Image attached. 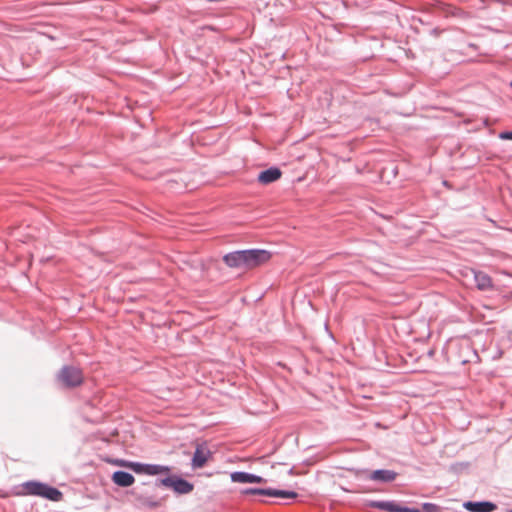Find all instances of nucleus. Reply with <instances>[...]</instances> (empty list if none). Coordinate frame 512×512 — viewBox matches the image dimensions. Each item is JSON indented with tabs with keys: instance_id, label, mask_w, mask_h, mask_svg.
Wrapping results in <instances>:
<instances>
[{
	"instance_id": "1",
	"label": "nucleus",
	"mask_w": 512,
	"mask_h": 512,
	"mask_svg": "<svg viewBox=\"0 0 512 512\" xmlns=\"http://www.w3.org/2000/svg\"><path fill=\"white\" fill-rule=\"evenodd\" d=\"M157 486H165L173 489L177 494H189L193 491L194 485L179 476H168L156 481Z\"/></svg>"
},
{
	"instance_id": "2",
	"label": "nucleus",
	"mask_w": 512,
	"mask_h": 512,
	"mask_svg": "<svg viewBox=\"0 0 512 512\" xmlns=\"http://www.w3.org/2000/svg\"><path fill=\"white\" fill-rule=\"evenodd\" d=\"M58 380L65 387H77L83 382V374L79 368L66 365L60 370L58 374Z\"/></svg>"
},
{
	"instance_id": "3",
	"label": "nucleus",
	"mask_w": 512,
	"mask_h": 512,
	"mask_svg": "<svg viewBox=\"0 0 512 512\" xmlns=\"http://www.w3.org/2000/svg\"><path fill=\"white\" fill-rule=\"evenodd\" d=\"M121 465H124L130 468L136 474H145V475H158L162 473H169L171 468L169 466L159 465V464H146L140 462H121Z\"/></svg>"
},
{
	"instance_id": "4",
	"label": "nucleus",
	"mask_w": 512,
	"mask_h": 512,
	"mask_svg": "<svg viewBox=\"0 0 512 512\" xmlns=\"http://www.w3.org/2000/svg\"><path fill=\"white\" fill-rule=\"evenodd\" d=\"M244 251L245 269H253L271 259V252L265 249H247Z\"/></svg>"
},
{
	"instance_id": "5",
	"label": "nucleus",
	"mask_w": 512,
	"mask_h": 512,
	"mask_svg": "<svg viewBox=\"0 0 512 512\" xmlns=\"http://www.w3.org/2000/svg\"><path fill=\"white\" fill-rule=\"evenodd\" d=\"M242 494H257L268 497H280V498H296L297 493L294 491L279 490L274 488H245L241 491Z\"/></svg>"
},
{
	"instance_id": "6",
	"label": "nucleus",
	"mask_w": 512,
	"mask_h": 512,
	"mask_svg": "<svg viewBox=\"0 0 512 512\" xmlns=\"http://www.w3.org/2000/svg\"><path fill=\"white\" fill-rule=\"evenodd\" d=\"M372 506L389 512H420L418 509L401 506L395 501H375Z\"/></svg>"
},
{
	"instance_id": "7",
	"label": "nucleus",
	"mask_w": 512,
	"mask_h": 512,
	"mask_svg": "<svg viewBox=\"0 0 512 512\" xmlns=\"http://www.w3.org/2000/svg\"><path fill=\"white\" fill-rule=\"evenodd\" d=\"M224 263L230 268L245 269L244 251L237 250L223 256Z\"/></svg>"
},
{
	"instance_id": "8",
	"label": "nucleus",
	"mask_w": 512,
	"mask_h": 512,
	"mask_svg": "<svg viewBox=\"0 0 512 512\" xmlns=\"http://www.w3.org/2000/svg\"><path fill=\"white\" fill-rule=\"evenodd\" d=\"M210 457L211 452L206 446L197 445L192 458L191 465L195 469L202 468Z\"/></svg>"
},
{
	"instance_id": "9",
	"label": "nucleus",
	"mask_w": 512,
	"mask_h": 512,
	"mask_svg": "<svg viewBox=\"0 0 512 512\" xmlns=\"http://www.w3.org/2000/svg\"><path fill=\"white\" fill-rule=\"evenodd\" d=\"M231 481L235 483H262L264 479L256 474L235 471L230 475Z\"/></svg>"
},
{
	"instance_id": "10",
	"label": "nucleus",
	"mask_w": 512,
	"mask_h": 512,
	"mask_svg": "<svg viewBox=\"0 0 512 512\" xmlns=\"http://www.w3.org/2000/svg\"><path fill=\"white\" fill-rule=\"evenodd\" d=\"M463 506L471 512H492L496 509V505L489 501H467Z\"/></svg>"
},
{
	"instance_id": "11",
	"label": "nucleus",
	"mask_w": 512,
	"mask_h": 512,
	"mask_svg": "<svg viewBox=\"0 0 512 512\" xmlns=\"http://www.w3.org/2000/svg\"><path fill=\"white\" fill-rule=\"evenodd\" d=\"M476 287L481 291L492 289L493 283L491 277L482 271L472 270Z\"/></svg>"
},
{
	"instance_id": "12",
	"label": "nucleus",
	"mask_w": 512,
	"mask_h": 512,
	"mask_svg": "<svg viewBox=\"0 0 512 512\" xmlns=\"http://www.w3.org/2000/svg\"><path fill=\"white\" fill-rule=\"evenodd\" d=\"M282 175V172L277 167H270L258 175V181L262 184H270L277 181Z\"/></svg>"
},
{
	"instance_id": "13",
	"label": "nucleus",
	"mask_w": 512,
	"mask_h": 512,
	"mask_svg": "<svg viewBox=\"0 0 512 512\" xmlns=\"http://www.w3.org/2000/svg\"><path fill=\"white\" fill-rule=\"evenodd\" d=\"M112 480L120 487H129L134 483L135 478L129 472L118 470L113 473Z\"/></svg>"
},
{
	"instance_id": "14",
	"label": "nucleus",
	"mask_w": 512,
	"mask_h": 512,
	"mask_svg": "<svg viewBox=\"0 0 512 512\" xmlns=\"http://www.w3.org/2000/svg\"><path fill=\"white\" fill-rule=\"evenodd\" d=\"M397 473L393 470L378 469L372 472L370 479L383 483L392 482L396 479Z\"/></svg>"
},
{
	"instance_id": "15",
	"label": "nucleus",
	"mask_w": 512,
	"mask_h": 512,
	"mask_svg": "<svg viewBox=\"0 0 512 512\" xmlns=\"http://www.w3.org/2000/svg\"><path fill=\"white\" fill-rule=\"evenodd\" d=\"M47 484L38 481H28L23 484V487L28 495H35L42 497Z\"/></svg>"
},
{
	"instance_id": "16",
	"label": "nucleus",
	"mask_w": 512,
	"mask_h": 512,
	"mask_svg": "<svg viewBox=\"0 0 512 512\" xmlns=\"http://www.w3.org/2000/svg\"><path fill=\"white\" fill-rule=\"evenodd\" d=\"M42 497L51 501H59L62 499V492L57 488L49 486L47 484Z\"/></svg>"
},
{
	"instance_id": "17",
	"label": "nucleus",
	"mask_w": 512,
	"mask_h": 512,
	"mask_svg": "<svg viewBox=\"0 0 512 512\" xmlns=\"http://www.w3.org/2000/svg\"><path fill=\"white\" fill-rule=\"evenodd\" d=\"M499 138L502 140H512V130L501 132Z\"/></svg>"
},
{
	"instance_id": "18",
	"label": "nucleus",
	"mask_w": 512,
	"mask_h": 512,
	"mask_svg": "<svg viewBox=\"0 0 512 512\" xmlns=\"http://www.w3.org/2000/svg\"><path fill=\"white\" fill-rule=\"evenodd\" d=\"M423 508L426 510V511H432V510H436L437 509V506L433 503H424L423 504Z\"/></svg>"
},
{
	"instance_id": "19",
	"label": "nucleus",
	"mask_w": 512,
	"mask_h": 512,
	"mask_svg": "<svg viewBox=\"0 0 512 512\" xmlns=\"http://www.w3.org/2000/svg\"><path fill=\"white\" fill-rule=\"evenodd\" d=\"M149 505L151 507H156V506H158V502H151V503H149Z\"/></svg>"
},
{
	"instance_id": "20",
	"label": "nucleus",
	"mask_w": 512,
	"mask_h": 512,
	"mask_svg": "<svg viewBox=\"0 0 512 512\" xmlns=\"http://www.w3.org/2000/svg\"><path fill=\"white\" fill-rule=\"evenodd\" d=\"M511 87H512V80H511Z\"/></svg>"
},
{
	"instance_id": "21",
	"label": "nucleus",
	"mask_w": 512,
	"mask_h": 512,
	"mask_svg": "<svg viewBox=\"0 0 512 512\" xmlns=\"http://www.w3.org/2000/svg\"><path fill=\"white\" fill-rule=\"evenodd\" d=\"M510 512H512V509L510 510Z\"/></svg>"
}]
</instances>
